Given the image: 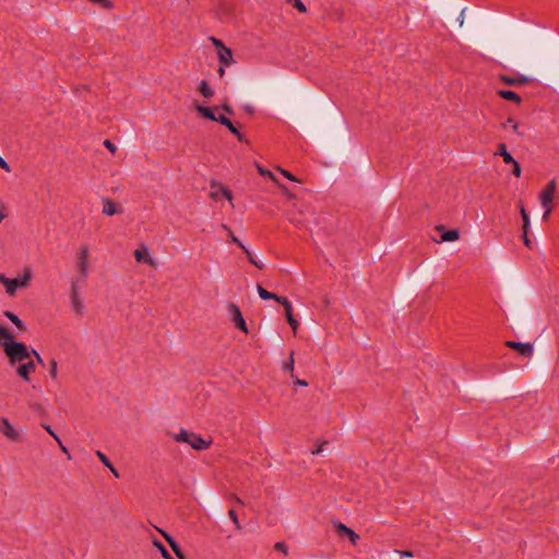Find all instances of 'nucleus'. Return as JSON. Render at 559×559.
Instances as JSON below:
<instances>
[{"mask_svg":"<svg viewBox=\"0 0 559 559\" xmlns=\"http://www.w3.org/2000/svg\"><path fill=\"white\" fill-rule=\"evenodd\" d=\"M0 345L3 347L5 355L9 358V362L15 368V371L20 378L24 381L29 382V376L35 371L36 366L34 360L31 359L33 354L36 360L44 365L41 356L36 352H29L23 343L14 341V336L9 330L0 323Z\"/></svg>","mask_w":559,"mask_h":559,"instance_id":"obj_1","label":"nucleus"},{"mask_svg":"<svg viewBox=\"0 0 559 559\" xmlns=\"http://www.w3.org/2000/svg\"><path fill=\"white\" fill-rule=\"evenodd\" d=\"M287 218L299 228H310L312 223H317L314 211L308 204L292 203V209L287 211Z\"/></svg>","mask_w":559,"mask_h":559,"instance_id":"obj_2","label":"nucleus"},{"mask_svg":"<svg viewBox=\"0 0 559 559\" xmlns=\"http://www.w3.org/2000/svg\"><path fill=\"white\" fill-rule=\"evenodd\" d=\"M173 438L177 442L188 443L192 449L198 451L206 450L212 444L211 439H204L200 435L186 429H180L178 433L173 435Z\"/></svg>","mask_w":559,"mask_h":559,"instance_id":"obj_3","label":"nucleus"},{"mask_svg":"<svg viewBox=\"0 0 559 559\" xmlns=\"http://www.w3.org/2000/svg\"><path fill=\"white\" fill-rule=\"evenodd\" d=\"M557 183L556 180H550L547 186L539 193V202L544 207L545 212L543 215L544 219H547L552 211V201L556 195Z\"/></svg>","mask_w":559,"mask_h":559,"instance_id":"obj_4","label":"nucleus"},{"mask_svg":"<svg viewBox=\"0 0 559 559\" xmlns=\"http://www.w3.org/2000/svg\"><path fill=\"white\" fill-rule=\"evenodd\" d=\"M0 435L8 441L19 443L23 441L21 431L7 417H0Z\"/></svg>","mask_w":559,"mask_h":559,"instance_id":"obj_5","label":"nucleus"},{"mask_svg":"<svg viewBox=\"0 0 559 559\" xmlns=\"http://www.w3.org/2000/svg\"><path fill=\"white\" fill-rule=\"evenodd\" d=\"M76 267L82 281H85L90 272V247L82 245L76 253Z\"/></svg>","mask_w":559,"mask_h":559,"instance_id":"obj_6","label":"nucleus"},{"mask_svg":"<svg viewBox=\"0 0 559 559\" xmlns=\"http://www.w3.org/2000/svg\"><path fill=\"white\" fill-rule=\"evenodd\" d=\"M29 278V274L17 278H8L4 274H0V283L4 286L5 293L10 296H13L17 288L25 287Z\"/></svg>","mask_w":559,"mask_h":559,"instance_id":"obj_7","label":"nucleus"},{"mask_svg":"<svg viewBox=\"0 0 559 559\" xmlns=\"http://www.w3.org/2000/svg\"><path fill=\"white\" fill-rule=\"evenodd\" d=\"M210 40L217 49V57L223 66H230L234 63L233 51L230 48L226 47L224 43L215 37H211Z\"/></svg>","mask_w":559,"mask_h":559,"instance_id":"obj_8","label":"nucleus"},{"mask_svg":"<svg viewBox=\"0 0 559 559\" xmlns=\"http://www.w3.org/2000/svg\"><path fill=\"white\" fill-rule=\"evenodd\" d=\"M495 155H499L502 157L504 163H513V169L512 174L520 178L522 175L521 166L520 164L513 158V156L508 152L507 144L506 143H499L497 146V152Z\"/></svg>","mask_w":559,"mask_h":559,"instance_id":"obj_9","label":"nucleus"},{"mask_svg":"<svg viewBox=\"0 0 559 559\" xmlns=\"http://www.w3.org/2000/svg\"><path fill=\"white\" fill-rule=\"evenodd\" d=\"M221 195L226 198L228 200L230 206L234 207L231 191L226 186H224L223 183L212 182L211 183L210 197L213 200L217 201V200H219Z\"/></svg>","mask_w":559,"mask_h":559,"instance_id":"obj_10","label":"nucleus"},{"mask_svg":"<svg viewBox=\"0 0 559 559\" xmlns=\"http://www.w3.org/2000/svg\"><path fill=\"white\" fill-rule=\"evenodd\" d=\"M134 258L136 260V262L139 263H145L147 265H151V266H156V260L151 255L150 253V249L147 246L145 245H140L135 250H134Z\"/></svg>","mask_w":559,"mask_h":559,"instance_id":"obj_11","label":"nucleus"},{"mask_svg":"<svg viewBox=\"0 0 559 559\" xmlns=\"http://www.w3.org/2000/svg\"><path fill=\"white\" fill-rule=\"evenodd\" d=\"M334 527L338 536L347 537L353 545H356L357 542L359 540V535L356 534L352 528H349L345 524L337 522L334 523Z\"/></svg>","mask_w":559,"mask_h":559,"instance_id":"obj_12","label":"nucleus"},{"mask_svg":"<svg viewBox=\"0 0 559 559\" xmlns=\"http://www.w3.org/2000/svg\"><path fill=\"white\" fill-rule=\"evenodd\" d=\"M506 346L515 349L521 356L530 357L533 354V346L530 343H520L514 341H507Z\"/></svg>","mask_w":559,"mask_h":559,"instance_id":"obj_13","label":"nucleus"},{"mask_svg":"<svg viewBox=\"0 0 559 559\" xmlns=\"http://www.w3.org/2000/svg\"><path fill=\"white\" fill-rule=\"evenodd\" d=\"M499 80L501 82H503L504 84L507 85H525V84H528L532 80L526 76V75H518V76H509V75H506V74H500L499 76Z\"/></svg>","mask_w":559,"mask_h":559,"instance_id":"obj_14","label":"nucleus"},{"mask_svg":"<svg viewBox=\"0 0 559 559\" xmlns=\"http://www.w3.org/2000/svg\"><path fill=\"white\" fill-rule=\"evenodd\" d=\"M436 230L440 233V242L455 241L460 238V233L457 229L447 230L443 225H437Z\"/></svg>","mask_w":559,"mask_h":559,"instance_id":"obj_15","label":"nucleus"},{"mask_svg":"<svg viewBox=\"0 0 559 559\" xmlns=\"http://www.w3.org/2000/svg\"><path fill=\"white\" fill-rule=\"evenodd\" d=\"M216 122H219L222 123L223 126H225L233 134H235L237 136V139L242 142L245 140V136L243 134H241L238 129L234 126V123L228 119L226 118L225 116L223 115H218L217 117V121Z\"/></svg>","mask_w":559,"mask_h":559,"instance_id":"obj_16","label":"nucleus"},{"mask_svg":"<svg viewBox=\"0 0 559 559\" xmlns=\"http://www.w3.org/2000/svg\"><path fill=\"white\" fill-rule=\"evenodd\" d=\"M102 213L106 216H112L115 214L120 213V210L111 199L107 198L103 200Z\"/></svg>","mask_w":559,"mask_h":559,"instance_id":"obj_17","label":"nucleus"},{"mask_svg":"<svg viewBox=\"0 0 559 559\" xmlns=\"http://www.w3.org/2000/svg\"><path fill=\"white\" fill-rule=\"evenodd\" d=\"M163 536L165 537V539L167 540V543L169 544L170 548L173 549V551L175 552V555L177 556L178 559H186V556L183 555L181 548L179 547V545L174 540V538L168 535L167 533L165 532H162Z\"/></svg>","mask_w":559,"mask_h":559,"instance_id":"obj_18","label":"nucleus"},{"mask_svg":"<svg viewBox=\"0 0 559 559\" xmlns=\"http://www.w3.org/2000/svg\"><path fill=\"white\" fill-rule=\"evenodd\" d=\"M497 94L506 99V100H511L515 104H521L522 102V98L519 94L514 93L513 91H508V90H499L497 91Z\"/></svg>","mask_w":559,"mask_h":559,"instance_id":"obj_19","label":"nucleus"},{"mask_svg":"<svg viewBox=\"0 0 559 559\" xmlns=\"http://www.w3.org/2000/svg\"><path fill=\"white\" fill-rule=\"evenodd\" d=\"M195 110L198 111V114L205 118V119H209L211 121H217V117L214 112V110L212 108H209V107H205V106H201V105H198L195 106Z\"/></svg>","mask_w":559,"mask_h":559,"instance_id":"obj_20","label":"nucleus"},{"mask_svg":"<svg viewBox=\"0 0 559 559\" xmlns=\"http://www.w3.org/2000/svg\"><path fill=\"white\" fill-rule=\"evenodd\" d=\"M199 92L200 94L205 97V98H211L214 96V91L213 88L211 87V85L209 84L207 81L205 80H202L199 84Z\"/></svg>","mask_w":559,"mask_h":559,"instance_id":"obj_21","label":"nucleus"},{"mask_svg":"<svg viewBox=\"0 0 559 559\" xmlns=\"http://www.w3.org/2000/svg\"><path fill=\"white\" fill-rule=\"evenodd\" d=\"M294 352H290L288 359L282 364V370L290 373L292 378H294Z\"/></svg>","mask_w":559,"mask_h":559,"instance_id":"obj_22","label":"nucleus"},{"mask_svg":"<svg viewBox=\"0 0 559 559\" xmlns=\"http://www.w3.org/2000/svg\"><path fill=\"white\" fill-rule=\"evenodd\" d=\"M276 301L283 306L284 314H293V305L286 297L278 296Z\"/></svg>","mask_w":559,"mask_h":559,"instance_id":"obj_23","label":"nucleus"},{"mask_svg":"<svg viewBox=\"0 0 559 559\" xmlns=\"http://www.w3.org/2000/svg\"><path fill=\"white\" fill-rule=\"evenodd\" d=\"M27 405L31 409H33L38 415H46V408L41 403L33 402L32 400H28Z\"/></svg>","mask_w":559,"mask_h":559,"instance_id":"obj_24","label":"nucleus"},{"mask_svg":"<svg viewBox=\"0 0 559 559\" xmlns=\"http://www.w3.org/2000/svg\"><path fill=\"white\" fill-rule=\"evenodd\" d=\"M508 126L511 127L512 131L516 133L518 135H523V133L520 130V124L518 121H515L512 118H508L507 121L502 124L503 128H507Z\"/></svg>","mask_w":559,"mask_h":559,"instance_id":"obj_25","label":"nucleus"},{"mask_svg":"<svg viewBox=\"0 0 559 559\" xmlns=\"http://www.w3.org/2000/svg\"><path fill=\"white\" fill-rule=\"evenodd\" d=\"M520 213L523 219V231L524 234H527L530 228V217L523 205L520 206Z\"/></svg>","mask_w":559,"mask_h":559,"instance_id":"obj_26","label":"nucleus"},{"mask_svg":"<svg viewBox=\"0 0 559 559\" xmlns=\"http://www.w3.org/2000/svg\"><path fill=\"white\" fill-rule=\"evenodd\" d=\"M257 290H258V294L259 296L262 298V299H274L276 300L277 299V295L275 294H272L270 292H267L265 288H263L261 285H258L257 287Z\"/></svg>","mask_w":559,"mask_h":559,"instance_id":"obj_27","label":"nucleus"},{"mask_svg":"<svg viewBox=\"0 0 559 559\" xmlns=\"http://www.w3.org/2000/svg\"><path fill=\"white\" fill-rule=\"evenodd\" d=\"M235 328L248 333L247 323L245 321V317H233Z\"/></svg>","mask_w":559,"mask_h":559,"instance_id":"obj_28","label":"nucleus"},{"mask_svg":"<svg viewBox=\"0 0 559 559\" xmlns=\"http://www.w3.org/2000/svg\"><path fill=\"white\" fill-rule=\"evenodd\" d=\"M153 544L160 551V555L164 559H174L160 542L155 540Z\"/></svg>","mask_w":559,"mask_h":559,"instance_id":"obj_29","label":"nucleus"},{"mask_svg":"<svg viewBox=\"0 0 559 559\" xmlns=\"http://www.w3.org/2000/svg\"><path fill=\"white\" fill-rule=\"evenodd\" d=\"M278 188L281 189L282 193L287 198V200L295 202L296 195L288 190V188L283 183H276Z\"/></svg>","mask_w":559,"mask_h":559,"instance_id":"obj_30","label":"nucleus"},{"mask_svg":"<svg viewBox=\"0 0 559 559\" xmlns=\"http://www.w3.org/2000/svg\"><path fill=\"white\" fill-rule=\"evenodd\" d=\"M243 252L246 253V255H247V258H248V260H249V262H250L251 264H253L254 266H257L259 270H263V269H264V264H263L262 262L257 261V259H254V258L252 257V253L249 251V249H248V248H247V249H245V251H243Z\"/></svg>","mask_w":559,"mask_h":559,"instance_id":"obj_31","label":"nucleus"},{"mask_svg":"<svg viewBox=\"0 0 559 559\" xmlns=\"http://www.w3.org/2000/svg\"><path fill=\"white\" fill-rule=\"evenodd\" d=\"M258 171L261 176L263 177H269L272 181H274L275 183H278V180L277 178L274 176V174L267 169H264L263 167L261 166H258Z\"/></svg>","mask_w":559,"mask_h":559,"instance_id":"obj_32","label":"nucleus"},{"mask_svg":"<svg viewBox=\"0 0 559 559\" xmlns=\"http://www.w3.org/2000/svg\"><path fill=\"white\" fill-rule=\"evenodd\" d=\"M287 2L290 3L294 8H296L300 13L307 12V8L301 0H287Z\"/></svg>","mask_w":559,"mask_h":559,"instance_id":"obj_33","label":"nucleus"},{"mask_svg":"<svg viewBox=\"0 0 559 559\" xmlns=\"http://www.w3.org/2000/svg\"><path fill=\"white\" fill-rule=\"evenodd\" d=\"M8 318L15 325L17 331H24L25 330V325H24L23 321L20 319V317H8Z\"/></svg>","mask_w":559,"mask_h":559,"instance_id":"obj_34","label":"nucleus"},{"mask_svg":"<svg viewBox=\"0 0 559 559\" xmlns=\"http://www.w3.org/2000/svg\"><path fill=\"white\" fill-rule=\"evenodd\" d=\"M49 374L52 379H57L58 377V364L55 359H52L50 361V366H49Z\"/></svg>","mask_w":559,"mask_h":559,"instance_id":"obj_35","label":"nucleus"},{"mask_svg":"<svg viewBox=\"0 0 559 559\" xmlns=\"http://www.w3.org/2000/svg\"><path fill=\"white\" fill-rule=\"evenodd\" d=\"M228 515H229L230 520L234 522V524H235L236 528H237V530H240V528H241V525H240V523H239L238 515H237L236 511H235V510H233V509H230V510L228 511Z\"/></svg>","mask_w":559,"mask_h":559,"instance_id":"obj_36","label":"nucleus"},{"mask_svg":"<svg viewBox=\"0 0 559 559\" xmlns=\"http://www.w3.org/2000/svg\"><path fill=\"white\" fill-rule=\"evenodd\" d=\"M96 455L106 467H109L111 465L109 459L102 451H97Z\"/></svg>","mask_w":559,"mask_h":559,"instance_id":"obj_37","label":"nucleus"},{"mask_svg":"<svg viewBox=\"0 0 559 559\" xmlns=\"http://www.w3.org/2000/svg\"><path fill=\"white\" fill-rule=\"evenodd\" d=\"M278 171L283 176H285L287 179H289L290 181L300 182V180L297 177H295L292 173H289V171H287V170H285L283 168H278Z\"/></svg>","mask_w":559,"mask_h":559,"instance_id":"obj_38","label":"nucleus"},{"mask_svg":"<svg viewBox=\"0 0 559 559\" xmlns=\"http://www.w3.org/2000/svg\"><path fill=\"white\" fill-rule=\"evenodd\" d=\"M230 240L238 245L243 251L245 249H247V247L234 235V233L231 230H229V234H228Z\"/></svg>","mask_w":559,"mask_h":559,"instance_id":"obj_39","label":"nucleus"},{"mask_svg":"<svg viewBox=\"0 0 559 559\" xmlns=\"http://www.w3.org/2000/svg\"><path fill=\"white\" fill-rule=\"evenodd\" d=\"M41 427L56 440L59 441L58 435L52 430L50 425L41 424Z\"/></svg>","mask_w":559,"mask_h":559,"instance_id":"obj_40","label":"nucleus"},{"mask_svg":"<svg viewBox=\"0 0 559 559\" xmlns=\"http://www.w3.org/2000/svg\"><path fill=\"white\" fill-rule=\"evenodd\" d=\"M287 321H288L290 328L293 329V331L296 333L297 328L299 325L297 318L296 317H287Z\"/></svg>","mask_w":559,"mask_h":559,"instance_id":"obj_41","label":"nucleus"},{"mask_svg":"<svg viewBox=\"0 0 559 559\" xmlns=\"http://www.w3.org/2000/svg\"><path fill=\"white\" fill-rule=\"evenodd\" d=\"M274 548L283 554L287 555L288 548L285 543L278 542L275 544Z\"/></svg>","mask_w":559,"mask_h":559,"instance_id":"obj_42","label":"nucleus"},{"mask_svg":"<svg viewBox=\"0 0 559 559\" xmlns=\"http://www.w3.org/2000/svg\"><path fill=\"white\" fill-rule=\"evenodd\" d=\"M73 302H74V311L81 312L83 310V305L78 300L76 294L73 295Z\"/></svg>","mask_w":559,"mask_h":559,"instance_id":"obj_43","label":"nucleus"},{"mask_svg":"<svg viewBox=\"0 0 559 559\" xmlns=\"http://www.w3.org/2000/svg\"><path fill=\"white\" fill-rule=\"evenodd\" d=\"M104 146H105L106 148H108L112 154H114V153H116L117 147H116V145H115L114 143H111L109 140H105V141H104Z\"/></svg>","mask_w":559,"mask_h":559,"instance_id":"obj_44","label":"nucleus"},{"mask_svg":"<svg viewBox=\"0 0 559 559\" xmlns=\"http://www.w3.org/2000/svg\"><path fill=\"white\" fill-rule=\"evenodd\" d=\"M0 167L5 170L7 173H10L11 171V168L9 166V164L7 163V160L4 158H2L0 156Z\"/></svg>","mask_w":559,"mask_h":559,"instance_id":"obj_45","label":"nucleus"},{"mask_svg":"<svg viewBox=\"0 0 559 559\" xmlns=\"http://www.w3.org/2000/svg\"><path fill=\"white\" fill-rule=\"evenodd\" d=\"M396 552L401 556V558H412L414 555L408 550H396Z\"/></svg>","mask_w":559,"mask_h":559,"instance_id":"obj_46","label":"nucleus"},{"mask_svg":"<svg viewBox=\"0 0 559 559\" xmlns=\"http://www.w3.org/2000/svg\"><path fill=\"white\" fill-rule=\"evenodd\" d=\"M523 242H524L525 247H527L528 249H532V240L528 238V233L527 234L523 233Z\"/></svg>","mask_w":559,"mask_h":559,"instance_id":"obj_47","label":"nucleus"},{"mask_svg":"<svg viewBox=\"0 0 559 559\" xmlns=\"http://www.w3.org/2000/svg\"><path fill=\"white\" fill-rule=\"evenodd\" d=\"M325 442H323L322 444L318 445L316 449L311 450V454L312 455H318L320 454L322 451H323V445H324Z\"/></svg>","mask_w":559,"mask_h":559,"instance_id":"obj_48","label":"nucleus"},{"mask_svg":"<svg viewBox=\"0 0 559 559\" xmlns=\"http://www.w3.org/2000/svg\"><path fill=\"white\" fill-rule=\"evenodd\" d=\"M229 312H231V314H241L239 308L236 305L229 306Z\"/></svg>","mask_w":559,"mask_h":559,"instance_id":"obj_49","label":"nucleus"},{"mask_svg":"<svg viewBox=\"0 0 559 559\" xmlns=\"http://www.w3.org/2000/svg\"><path fill=\"white\" fill-rule=\"evenodd\" d=\"M57 442H58V444H59V447H60L61 451H62L63 453H66V454L68 455V457H70V453H69V451H68L67 447L62 443V441L59 439V441H57Z\"/></svg>","mask_w":559,"mask_h":559,"instance_id":"obj_50","label":"nucleus"},{"mask_svg":"<svg viewBox=\"0 0 559 559\" xmlns=\"http://www.w3.org/2000/svg\"><path fill=\"white\" fill-rule=\"evenodd\" d=\"M8 216V213L5 211V207L4 206H1L0 209V223H2V221Z\"/></svg>","mask_w":559,"mask_h":559,"instance_id":"obj_51","label":"nucleus"},{"mask_svg":"<svg viewBox=\"0 0 559 559\" xmlns=\"http://www.w3.org/2000/svg\"><path fill=\"white\" fill-rule=\"evenodd\" d=\"M222 109L228 114H233V109L228 104H223Z\"/></svg>","mask_w":559,"mask_h":559,"instance_id":"obj_52","label":"nucleus"},{"mask_svg":"<svg viewBox=\"0 0 559 559\" xmlns=\"http://www.w3.org/2000/svg\"><path fill=\"white\" fill-rule=\"evenodd\" d=\"M295 384H296V385H300V386H307V385H308V382H307V381H305V380L296 379V380H295Z\"/></svg>","mask_w":559,"mask_h":559,"instance_id":"obj_53","label":"nucleus"},{"mask_svg":"<svg viewBox=\"0 0 559 559\" xmlns=\"http://www.w3.org/2000/svg\"><path fill=\"white\" fill-rule=\"evenodd\" d=\"M108 468L110 469V472L114 474L115 477H117V478L119 477V473L112 464Z\"/></svg>","mask_w":559,"mask_h":559,"instance_id":"obj_54","label":"nucleus"},{"mask_svg":"<svg viewBox=\"0 0 559 559\" xmlns=\"http://www.w3.org/2000/svg\"><path fill=\"white\" fill-rule=\"evenodd\" d=\"M225 67H226V66H223V64H222V66L218 68V71H217V72H218V74H219V76H221V78H223V76L225 75Z\"/></svg>","mask_w":559,"mask_h":559,"instance_id":"obj_55","label":"nucleus"},{"mask_svg":"<svg viewBox=\"0 0 559 559\" xmlns=\"http://www.w3.org/2000/svg\"><path fill=\"white\" fill-rule=\"evenodd\" d=\"M222 228L226 230L229 234V230H231L227 225L223 224Z\"/></svg>","mask_w":559,"mask_h":559,"instance_id":"obj_56","label":"nucleus"},{"mask_svg":"<svg viewBox=\"0 0 559 559\" xmlns=\"http://www.w3.org/2000/svg\"><path fill=\"white\" fill-rule=\"evenodd\" d=\"M236 501H237L238 503L242 504V501H241V499H239V498H236Z\"/></svg>","mask_w":559,"mask_h":559,"instance_id":"obj_57","label":"nucleus"}]
</instances>
